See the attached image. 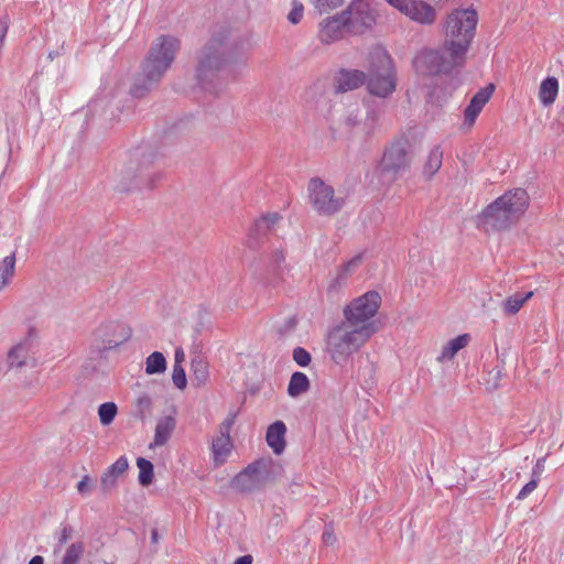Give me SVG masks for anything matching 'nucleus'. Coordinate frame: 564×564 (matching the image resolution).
<instances>
[{"instance_id":"60","label":"nucleus","mask_w":564,"mask_h":564,"mask_svg":"<svg viewBox=\"0 0 564 564\" xmlns=\"http://www.w3.org/2000/svg\"><path fill=\"white\" fill-rule=\"evenodd\" d=\"M330 2L333 3V8H337L340 4L341 0H330Z\"/></svg>"},{"instance_id":"9","label":"nucleus","mask_w":564,"mask_h":564,"mask_svg":"<svg viewBox=\"0 0 564 564\" xmlns=\"http://www.w3.org/2000/svg\"><path fill=\"white\" fill-rule=\"evenodd\" d=\"M381 304V296L377 291H368L361 296L352 300L344 308L345 324L351 328L365 324H375L370 321L378 312Z\"/></svg>"},{"instance_id":"46","label":"nucleus","mask_w":564,"mask_h":564,"mask_svg":"<svg viewBox=\"0 0 564 564\" xmlns=\"http://www.w3.org/2000/svg\"><path fill=\"white\" fill-rule=\"evenodd\" d=\"M540 480L536 478H531V480L525 484L522 489L519 491L517 499L523 500L525 499L535 488L538 487Z\"/></svg>"},{"instance_id":"7","label":"nucleus","mask_w":564,"mask_h":564,"mask_svg":"<svg viewBox=\"0 0 564 564\" xmlns=\"http://www.w3.org/2000/svg\"><path fill=\"white\" fill-rule=\"evenodd\" d=\"M411 148L408 140L400 139L386 149L378 165V173L382 182L392 183L410 170L413 159Z\"/></svg>"},{"instance_id":"13","label":"nucleus","mask_w":564,"mask_h":564,"mask_svg":"<svg viewBox=\"0 0 564 564\" xmlns=\"http://www.w3.org/2000/svg\"><path fill=\"white\" fill-rule=\"evenodd\" d=\"M95 336L101 341V345L96 346L98 351L105 352L128 341L132 336V330L123 323L108 322L96 330Z\"/></svg>"},{"instance_id":"44","label":"nucleus","mask_w":564,"mask_h":564,"mask_svg":"<svg viewBox=\"0 0 564 564\" xmlns=\"http://www.w3.org/2000/svg\"><path fill=\"white\" fill-rule=\"evenodd\" d=\"M303 11H304L303 4L299 3L296 1H293V8L290 11V13L288 14L289 22L292 24H297L303 18Z\"/></svg>"},{"instance_id":"3","label":"nucleus","mask_w":564,"mask_h":564,"mask_svg":"<svg viewBox=\"0 0 564 564\" xmlns=\"http://www.w3.org/2000/svg\"><path fill=\"white\" fill-rule=\"evenodd\" d=\"M529 202L530 198L524 188L507 191L482 209L477 217V226L485 230H507L525 213Z\"/></svg>"},{"instance_id":"48","label":"nucleus","mask_w":564,"mask_h":564,"mask_svg":"<svg viewBox=\"0 0 564 564\" xmlns=\"http://www.w3.org/2000/svg\"><path fill=\"white\" fill-rule=\"evenodd\" d=\"M378 118H379V112L376 109L371 108V109L368 110L366 122H365V124L368 128V130H371L373 128V126L377 122Z\"/></svg>"},{"instance_id":"22","label":"nucleus","mask_w":564,"mask_h":564,"mask_svg":"<svg viewBox=\"0 0 564 564\" xmlns=\"http://www.w3.org/2000/svg\"><path fill=\"white\" fill-rule=\"evenodd\" d=\"M558 93V80L555 77H546L542 80L539 90V98L543 106H551Z\"/></svg>"},{"instance_id":"26","label":"nucleus","mask_w":564,"mask_h":564,"mask_svg":"<svg viewBox=\"0 0 564 564\" xmlns=\"http://www.w3.org/2000/svg\"><path fill=\"white\" fill-rule=\"evenodd\" d=\"M443 152L440 145L434 147L425 161L423 173L431 178L442 166Z\"/></svg>"},{"instance_id":"1","label":"nucleus","mask_w":564,"mask_h":564,"mask_svg":"<svg viewBox=\"0 0 564 564\" xmlns=\"http://www.w3.org/2000/svg\"><path fill=\"white\" fill-rule=\"evenodd\" d=\"M248 51L247 42L229 41L226 31L213 34L197 55L195 78L199 87L209 94H218L214 80L219 70L228 67L236 73L238 68L246 66Z\"/></svg>"},{"instance_id":"47","label":"nucleus","mask_w":564,"mask_h":564,"mask_svg":"<svg viewBox=\"0 0 564 564\" xmlns=\"http://www.w3.org/2000/svg\"><path fill=\"white\" fill-rule=\"evenodd\" d=\"M312 4L315 7V9L318 11L319 14H323L325 12H328L329 10H333V3H328L326 0L325 2H322V0H311Z\"/></svg>"},{"instance_id":"28","label":"nucleus","mask_w":564,"mask_h":564,"mask_svg":"<svg viewBox=\"0 0 564 564\" xmlns=\"http://www.w3.org/2000/svg\"><path fill=\"white\" fill-rule=\"evenodd\" d=\"M15 271V252L3 258L0 262V291L9 284Z\"/></svg>"},{"instance_id":"56","label":"nucleus","mask_w":564,"mask_h":564,"mask_svg":"<svg viewBox=\"0 0 564 564\" xmlns=\"http://www.w3.org/2000/svg\"><path fill=\"white\" fill-rule=\"evenodd\" d=\"M184 354L181 349H177L175 351V362L180 361V364L183 361Z\"/></svg>"},{"instance_id":"33","label":"nucleus","mask_w":564,"mask_h":564,"mask_svg":"<svg viewBox=\"0 0 564 564\" xmlns=\"http://www.w3.org/2000/svg\"><path fill=\"white\" fill-rule=\"evenodd\" d=\"M152 400L148 394L140 395L135 401V416L142 422L145 421L147 415L151 413Z\"/></svg>"},{"instance_id":"58","label":"nucleus","mask_w":564,"mask_h":564,"mask_svg":"<svg viewBox=\"0 0 564 564\" xmlns=\"http://www.w3.org/2000/svg\"><path fill=\"white\" fill-rule=\"evenodd\" d=\"M295 325L294 318H289L285 324V328H293Z\"/></svg>"},{"instance_id":"4","label":"nucleus","mask_w":564,"mask_h":564,"mask_svg":"<svg viewBox=\"0 0 564 564\" xmlns=\"http://www.w3.org/2000/svg\"><path fill=\"white\" fill-rule=\"evenodd\" d=\"M377 330L375 324L351 328L341 323L328 332L326 350L336 365L344 366Z\"/></svg>"},{"instance_id":"6","label":"nucleus","mask_w":564,"mask_h":564,"mask_svg":"<svg viewBox=\"0 0 564 564\" xmlns=\"http://www.w3.org/2000/svg\"><path fill=\"white\" fill-rule=\"evenodd\" d=\"M156 153L147 151L142 148L133 153V160L126 171L123 178L127 183L121 184L120 191L130 192L132 188L152 189L155 182L161 178V173L153 169V162Z\"/></svg>"},{"instance_id":"41","label":"nucleus","mask_w":564,"mask_h":564,"mask_svg":"<svg viewBox=\"0 0 564 564\" xmlns=\"http://www.w3.org/2000/svg\"><path fill=\"white\" fill-rule=\"evenodd\" d=\"M129 463L126 456H120L112 465L107 468V471L115 475L117 478L127 471Z\"/></svg>"},{"instance_id":"10","label":"nucleus","mask_w":564,"mask_h":564,"mask_svg":"<svg viewBox=\"0 0 564 564\" xmlns=\"http://www.w3.org/2000/svg\"><path fill=\"white\" fill-rule=\"evenodd\" d=\"M307 191L310 203L318 215H335L345 205V198L336 196L334 188L319 177L310 180Z\"/></svg>"},{"instance_id":"51","label":"nucleus","mask_w":564,"mask_h":564,"mask_svg":"<svg viewBox=\"0 0 564 564\" xmlns=\"http://www.w3.org/2000/svg\"><path fill=\"white\" fill-rule=\"evenodd\" d=\"M345 124L348 127V128H351V127H355L356 124L359 123V119H358V113L355 112L354 110L350 111L346 118H345Z\"/></svg>"},{"instance_id":"42","label":"nucleus","mask_w":564,"mask_h":564,"mask_svg":"<svg viewBox=\"0 0 564 564\" xmlns=\"http://www.w3.org/2000/svg\"><path fill=\"white\" fill-rule=\"evenodd\" d=\"M117 485V477L109 471H105L100 479V488L104 494L111 491Z\"/></svg>"},{"instance_id":"49","label":"nucleus","mask_w":564,"mask_h":564,"mask_svg":"<svg viewBox=\"0 0 564 564\" xmlns=\"http://www.w3.org/2000/svg\"><path fill=\"white\" fill-rule=\"evenodd\" d=\"M545 457L539 458L532 469V478L541 479V474L544 470Z\"/></svg>"},{"instance_id":"17","label":"nucleus","mask_w":564,"mask_h":564,"mask_svg":"<svg viewBox=\"0 0 564 564\" xmlns=\"http://www.w3.org/2000/svg\"><path fill=\"white\" fill-rule=\"evenodd\" d=\"M495 91V86L489 84L488 86L479 89L470 99L468 106L464 111L465 122L471 124L482 110L484 106L489 101L490 97Z\"/></svg>"},{"instance_id":"43","label":"nucleus","mask_w":564,"mask_h":564,"mask_svg":"<svg viewBox=\"0 0 564 564\" xmlns=\"http://www.w3.org/2000/svg\"><path fill=\"white\" fill-rule=\"evenodd\" d=\"M285 256L282 249H275L271 258V267L278 273L283 270Z\"/></svg>"},{"instance_id":"53","label":"nucleus","mask_w":564,"mask_h":564,"mask_svg":"<svg viewBox=\"0 0 564 564\" xmlns=\"http://www.w3.org/2000/svg\"><path fill=\"white\" fill-rule=\"evenodd\" d=\"M104 104L102 100H93L88 104V111L94 112L96 111L101 105Z\"/></svg>"},{"instance_id":"2","label":"nucleus","mask_w":564,"mask_h":564,"mask_svg":"<svg viewBox=\"0 0 564 564\" xmlns=\"http://www.w3.org/2000/svg\"><path fill=\"white\" fill-rule=\"evenodd\" d=\"M178 50L180 41L172 35H161L151 44L141 72L130 88L133 98H142L159 86Z\"/></svg>"},{"instance_id":"50","label":"nucleus","mask_w":564,"mask_h":564,"mask_svg":"<svg viewBox=\"0 0 564 564\" xmlns=\"http://www.w3.org/2000/svg\"><path fill=\"white\" fill-rule=\"evenodd\" d=\"M322 540L324 542V544L326 545H332L335 543L336 541V536L334 534V531L332 530V528H326L323 532V535H322Z\"/></svg>"},{"instance_id":"21","label":"nucleus","mask_w":564,"mask_h":564,"mask_svg":"<svg viewBox=\"0 0 564 564\" xmlns=\"http://www.w3.org/2000/svg\"><path fill=\"white\" fill-rule=\"evenodd\" d=\"M175 426L176 420L174 416L166 415L160 419L155 426L154 441L151 447L164 445L170 440Z\"/></svg>"},{"instance_id":"52","label":"nucleus","mask_w":564,"mask_h":564,"mask_svg":"<svg viewBox=\"0 0 564 564\" xmlns=\"http://www.w3.org/2000/svg\"><path fill=\"white\" fill-rule=\"evenodd\" d=\"M252 556L250 554H246V555H242V556H239L235 562L234 564H252Z\"/></svg>"},{"instance_id":"14","label":"nucleus","mask_w":564,"mask_h":564,"mask_svg":"<svg viewBox=\"0 0 564 564\" xmlns=\"http://www.w3.org/2000/svg\"><path fill=\"white\" fill-rule=\"evenodd\" d=\"M339 17L345 18V20H347L348 28L355 29L356 31H358V26L369 29L375 22L368 3L362 0L352 1L346 10L339 13Z\"/></svg>"},{"instance_id":"62","label":"nucleus","mask_w":564,"mask_h":564,"mask_svg":"<svg viewBox=\"0 0 564 564\" xmlns=\"http://www.w3.org/2000/svg\"><path fill=\"white\" fill-rule=\"evenodd\" d=\"M328 3H330V0H326ZM322 2H325V0H322Z\"/></svg>"},{"instance_id":"37","label":"nucleus","mask_w":564,"mask_h":564,"mask_svg":"<svg viewBox=\"0 0 564 564\" xmlns=\"http://www.w3.org/2000/svg\"><path fill=\"white\" fill-rule=\"evenodd\" d=\"M74 529L69 524L63 523L59 532L56 533L57 545L54 549V553H57L64 544H66L73 536Z\"/></svg>"},{"instance_id":"61","label":"nucleus","mask_w":564,"mask_h":564,"mask_svg":"<svg viewBox=\"0 0 564 564\" xmlns=\"http://www.w3.org/2000/svg\"><path fill=\"white\" fill-rule=\"evenodd\" d=\"M56 55H57V53H53V52H51V53L48 54V58L54 59Z\"/></svg>"},{"instance_id":"35","label":"nucleus","mask_w":564,"mask_h":564,"mask_svg":"<svg viewBox=\"0 0 564 564\" xmlns=\"http://www.w3.org/2000/svg\"><path fill=\"white\" fill-rule=\"evenodd\" d=\"M361 260H362V256L361 254H357L352 259H350L349 261H347L339 270L338 272V275L336 278V282L337 283H340V281L345 280L347 278V275L354 271L360 263H361Z\"/></svg>"},{"instance_id":"39","label":"nucleus","mask_w":564,"mask_h":564,"mask_svg":"<svg viewBox=\"0 0 564 564\" xmlns=\"http://www.w3.org/2000/svg\"><path fill=\"white\" fill-rule=\"evenodd\" d=\"M238 416V411L230 410L227 417L219 425V434L230 436V431Z\"/></svg>"},{"instance_id":"32","label":"nucleus","mask_w":564,"mask_h":564,"mask_svg":"<svg viewBox=\"0 0 564 564\" xmlns=\"http://www.w3.org/2000/svg\"><path fill=\"white\" fill-rule=\"evenodd\" d=\"M118 408L113 402H105L98 408L99 421L104 426L111 424L117 415Z\"/></svg>"},{"instance_id":"5","label":"nucleus","mask_w":564,"mask_h":564,"mask_svg":"<svg viewBox=\"0 0 564 564\" xmlns=\"http://www.w3.org/2000/svg\"><path fill=\"white\" fill-rule=\"evenodd\" d=\"M478 14L474 9H455L444 22V47L466 62V54L476 33Z\"/></svg>"},{"instance_id":"38","label":"nucleus","mask_w":564,"mask_h":564,"mask_svg":"<svg viewBox=\"0 0 564 564\" xmlns=\"http://www.w3.org/2000/svg\"><path fill=\"white\" fill-rule=\"evenodd\" d=\"M293 360L300 366V367H307L312 361L311 354L303 347H295L292 351Z\"/></svg>"},{"instance_id":"24","label":"nucleus","mask_w":564,"mask_h":564,"mask_svg":"<svg viewBox=\"0 0 564 564\" xmlns=\"http://www.w3.org/2000/svg\"><path fill=\"white\" fill-rule=\"evenodd\" d=\"M310 387L311 382L308 377L304 372L295 371L290 378L288 384V394L291 398H297L301 394L307 392Z\"/></svg>"},{"instance_id":"55","label":"nucleus","mask_w":564,"mask_h":564,"mask_svg":"<svg viewBox=\"0 0 564 564\" xmlns=\"http://www.w3.org/2000/svg\"><path fill=\"white\" fill-rule=\"evenodd\" d=\"M151 542L154 544L159 542V531L155 528L151 530Z\"/></svg>"},{"instance_id":"25","label":"nucleus","mask_w":564,"mask_h":564,"mask_svg":"<svg viewBox=\"0 0 564 564\" xmlns=\"http://www.w3.org/2000/svg\"><path fill=\"white\" fill-rule=\"evenodd\" d=\"M470 340L469 334L458 335L457 337L451 339L446 346L443 347L438 361L449 360L454 358V356L464 347L468 345Z\"/></svg>"},{"instance_id":"8","label":"nucleus","mask_w":564,"mask_h":564,"mask_svg":"<svg viewBox=\"0 0 564 564\" xmlns=\"http://www.w3.org/2000/svg\"><path fill=\"white\" fill-rule=\"evenodd\" d=\"M465 63L464 59L457 58L452 51H447L444 46L442 50L425 48L413 59V66L417 73L431 76L447 75L453 69L463 67Z\"/></svg>"},{"instance_id":"11","label":"nucleus","mask_w":564,"mask_h":564,"mask_svg":"<svg viewBox=\"0 0 564 564\" xmlns=\"http://www.w3.org/2000/svg\"><path fill=\"white\" fill-rule=\"evenodd\" d=\"M367 89L371 95L386 98L395 89V72L392 59L388 55L378 58V65L372 63Z\"/></svg>"},{"instance_id":"29","label":"nucleus","mask_w":564,"mask_h":564,"mask_svg":"<svg viewBox=\"0 0 564 564\" xmlns=\"http://www.w3.org/2000/svg\"><path fill=\"white\" fill-rule=\"evenodd\" d=\"M28 344L20 343L12 347L8 352V364L10 368H20L26 364Z\"/></svg>"},{"instance_id":"15","label":"nucleus","mask_w":564,"mask_h":564,"mask_svg":"<svg viewBox=\"0 0 564 564\" xmlns=\"http://www.w3.org/2000/svg\"><path fill=\"white\" fill-rule=\"evenodd\" d=\"M401 12L408 15L415 22L421 24H432L436 19L435 9L420 0H409L404 3V7L401 8Z\"/></svg>"},{"instance_id":"20","label":"nucleus","mask_w":564,"mask_h":564,"mask_svg":"<svg viewBox=\"0 0 564 564\" xmlns=\"http://www.w3.org/2000/svg\"><path fill=\"white\" fill-rule=\"evenodd\" d=\"M286 425L283 421H275L267 430L265 441L273 453L280 455L285 449Z\"/></svg>"},{"instance_id":"12","label":"nucleus","mask_w":564,"mask_h":564,"mask_svg":"<svg viewBox=\"0 0 564 564\" xmlns=\"http://www.w3.org/2000/svg\"><path fill=\"white\" fill-rule=\"evenodd\" d=\"M271 459L259 458L250 463L230 481L232 489L240 492H251L259 489L268 479Z\"/></svg>"},{"instance_id":"57","label":"nucleus","mask_w":564,"mask_h":564,"mask_svg":"<svg viewBox=\"0 0 564 564\" xmlns=\"http://www.w3.org/2000/svg\"><path fill=\"white\" fill-rule=\"evenodd\" d=\"M532 296H533V292H532V291H530V292H527L524 295H521V294H520V300H522V301H523V304H524V303H525L528 300H530Z\"/></svg>"},{"instance_id":"40","label":"nucleus","mask_w":564,"mask_h":564,"mask_svg":"<svg viewBox=\"0 0 564 564\" xmlns=\"http://www.w3.org/2000/svg\"><path fill=\"white\" fill-rule=\"evenodd\" d=\"M83 553H84V544L82 542H75V543H72L67 547L65 555L63 557H66V558L70 560L72 562L78 563Z\"/></svg>"},{"instance_id":"45","label":"nucleus","mask_w":564,"mask_h":564,"mask_svg":"<svg viewBox=\"0 0 564 564\" xmlns=\"http://www.w3.org/2000/svg\"><path fill=\"white\" fill-rule=\"evenodd\" d=\"M94 480L89 476H84L77 484V491L80 495H88L94 488Z\"/></svg>"},{"instance_id":"54","label":"nucleus","mask_w":564,"mask_h":564,"mask_svg":"<svg viewBox=\"0 0 564 564\" xmlns=\"http://www.w3.org/2000/svg\"><path fill=\"white\" fill-rule=\"evenodd\" d=\"M29 564H44V558L41 555L33 556Z\"/></svg>"},{"instance_id":"59","label":"nucleus","mask_w":564,"mask_h":564,"mask_svg":"<svg viewBox=\"0 0 564 564\" xmlns=\"http://www.w3.org/2000/svg\"><path fill=\"white\" fill-rule=\"evenodd\" d=\"M62 564H77V562H72L70 560L63 557Z\"/></svg>"},{"instance_id":"36","label":"nucleus","mask_w":564,"mask_h":564,"mask_svg":"<svg viewBox=\"0 0 564 564\" xmlns=\"http://www.w3.org/2000/svg\"><path fill=\"white\" fill-rule=\"evenodd\" d=\"M172 380L174 386L180 390L185 389L187 386L186 373L182 365H180V361L174 362Z\"/></svg>"},{"instance_id":"31","label":"nucleus","mask_w":564,"mask_h":564,"mask_svg":"<svg viewBox=\"0 0 564 564\" xmlns=\"http://www.w3.org/2000/svg\"><path fill=\"white\" fill-rule=\"evenodd\" d=\"M212 447L216 459L227 457L232 448L230 436L219 434V436L213 440Z\"/></svg>"},{"instance_id":"34","label":"nucleus","mask_w":564,"mask_h":564,"mask_svg":"<svg viewBox=\"0 0 564 564\" xmlns=\"http://www.w3.org/2000/svg\"><path fill=\"white\" fill-rule=\"evenodd\" d=\"M523 306V301L520 300V294H514L502 301V307L506 315L517 314Z\"/></svg>"},{"instance_id":"18","label":"nucleus","mask_w":564,"mask_h":564,"mask_svg":"<svg viewBox=\"0 0 564 564\" xmlns=\"http://www.w3.org/2000/svg\"><path fill=\"white\" fill-rule=\"evenodd\" d=\"M336 91L346 93L354 90L367 83L364 72L357 69H340L335 77Z\"/></svg>"},{"instance_id":"19","label":"nucleus","mask_w":564,"mask_h":564,"mask_svg":"<svg viewBox=\"0 0 564 564\" xmlns=\"http://www.w3.org/2000/svg\"><path fill=\"white\" fill-rule=\"evenodd\" d=\"M280 219V215L273 213L267 214L260 219L256 220L250 230L249 246L251 248H258L260 246L261 238L265 236Z\"/></svg>"},{"instance_id":"30","label":"nucleus","mask_w":564,"mask_h":564,"mask_svg":"<svg viewBox=\"0 0 564 564\" xmlns=\"http://www.w3.org/2000/svg\"><path fill=\"white\" fill-rule=\"evenodd\" d=\"M137 466L139 468L138 481L141 486L148 487L152 484L154 478V466L153 464L143 457L137 459Z\"/></svg>"},{"instance_id":"23","label":"nucleus","mask_w":564,"mask_h":564,"mask_svg":"<svg viewBox=\"0 0 564 564\" xmlns=\"http://www.w3.org/2000/svg\"><path fill=\"white\" fill-rule=\"evenodd\" d=\"M192 382L195 387L205 386L209 379L208 362L202 357H195L191 362Z\"/></svg>"},{"instance_id":"27","label":"nucleus","mask_w":564,"mask_h":564,"mask_svg":"<svg viewBox=\"0 0 564 564\" xmlns=\"http://www.w3.org/2000/svg\"><path fill=\"white\" fill-rule=\"evenodd\" d=\"M167 367L164 355L160 351H153L145 360V373L158 375L165 372Z\"/></svg>"},{"instance_id":"16","label":"nucleus","mask_w":564,"mask_h":564,"mask_svg":"<svg viewBox=\"0 0 564 564\" xmlns=\"http://www.w3.org/2000/svg\"><path fill=\"white\" fill-rule=\"evenodd\" d=\"M347 26V20L345 18H340L339 13L325 19L321 23V29L318 33V37L322 43L329 44L334 41H337L343 35V28Z\"/></svg>"}]
</instances>
